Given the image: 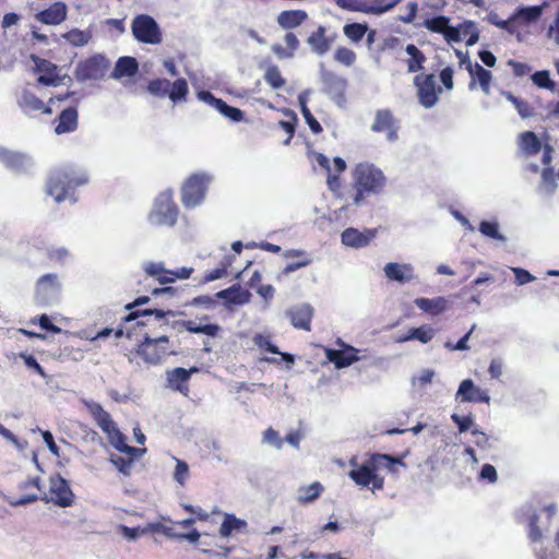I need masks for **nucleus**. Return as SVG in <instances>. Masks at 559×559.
Here are the masks:
<instances>
[{"mask_svg":"<svg viewBox=\"0 0 559 559\" xmlns=\"http://www.w3.org/2000/svg\"><path fill=\"white\" fill-rule=\"evenodd\" d=\"M326 29L324 26L320 25L314 32H312L308 37V44L311 49L319 56L325 55L332 45V39L328 38Z\"/></svg>","mask_w":559,"mask_h":559,"instance_id":"34","label":"nucleus"},{"mask_svg":"<svg viewBox=\"0 0 559 559\" xmlns=\"http://www.w3.org/2000/svg\"><path fill=\"white\" fill-rule=\"evenodd\" d=\"M417 87V96L419 103L425 108H431L438 102V95L441 93V87L437 86L433 74H418L414 79Z\"/></svg>","mask_w":559,"mask_h":559,"instance_id":"13","label":"nucleus"},{"mask_svg":"<svg viewBox=\"0 0 559 559\" xmlns=\"http://www.w3.org/2000/svg\"><path fill=\"white\" fill-rule=\"evenodd\" d=\"M532 81L535 85L540 88H546L551 92L555 91L556 84L550 79L549 72L547 70L537 71L532 75Z\"/></svg>","mask_w":559,"mask_h":559,"instance_id":"55","label":"nucleus"},{"mask_svg":"<svg viewBox=\"0 0 559 559\" xmlns=\"http://www.w3.org/2000/svg\"><path fill=\"white\" fill-rule=\"evenodd\" d=\"M263 441L274 445L276 449H281L283 445V439L278 432L272 427L267 428L263 433Z\"/></svg>","mask_w":559,"mask_h":559,"instance_id":"63","label":"nucleus"},{"mask_svg":"<svg viewBox=\"0 0 559 559\" xmlns=\"http://www.w3.org/2000/svg\"><path fill=\"white\" fill-rule=\"evenodd\" d=\"M224 117L229 118L234 122H240L245 119V114L239 108L229 106L225 100L218 102L216 108Z\"/></svg>","mask_w":559,"mask_h":559,"instance_id":"54","label":"nucleus"},{"mask_svg":"<svg viewBox=\"0 0 559 559\" xmlns=\"http://www.w3.org/2000/svg\"><path fill=\"white\" fill-rule=\"evenodd\" d=\"M285 114L289 117V119L288 120H280L278 127L282 128L286 132L287 138L284 140L283 143L285 145H288L295 134L296 124H297V116L294 111L288 110V109L285 110Z\"/></svg>","mask_w":559,"mask_h":559,"instance_id":"53","label":"nucleus"},{"mask_svg":"<svg viewBox=\"0 0 559 559\" xmlns=\"http://www.w3.org/2000/svg\"><path fill=\"white\" fill-rule=\"evenodd\" d=\"M325 356L337 369L346 368L359 360L358 350L349 345H346L343 349L328 348Z\"/></svg>","mask_w":559,"mask_h":559,"instance_id":"22","label":"nucleus"},{"mask_svg":"<svg viewBox=\"0 0 559 559\" xmlns=\"http://www.w3.org/2000/svg\"><path fill=\"white\" fill-rule=\"evenodd\" d=\"M384 274L390 281H395L404 284L413 280L414 269L411 264L389 262L384 266Z\"/></svg>","mask_w":559,"mask_h":559,"instance_id":"28","label":"nucleus"},{"mask_svg":"<svg viewBox=\"0 0 559 559\" xmlns=\"http://www.w3.org/2000/svg\"><path fill=\"white\" fill-rule=\"evenodd\" d=\"M41 500L51 502L55 506L67 508L72 506L74 501V493L72 492L69 483L59 474L49 477V489Z\"/></svg>","mask_w":559,"mask_h":559,"instance_id":"10","label":"nucleus"},{"mask_svg":"<svg viewBox=\"0 0 559 559\" xmlns=\"http://www.w3.org/2000/svg\"><path fill=\"white\" fill-rule=\"evenodd\" d=\"M502 95L510 102L513 104V106L515 107V109L518 110V114L520 115L521 118L523 119H526V118H531L534 116L535 111H534V108L533 106L525 99H522L520 97H516L514 96L511 92L509 91H503L502 92Z\"/></svg>","mask_w":559,"mask_h":559,"instance_id":"41","label":"nucleus"},{"mask_svg":"<svg viewBox=\"0 0 559 559\" xmlns=\"http://www.w3.org/2000/svg\"><path fill=\"white\" fill-rule=\"evenodd\" d=\"M61 290V284L57 274L49 273L40 276L35 285V298L41 304H48L55 299Z\"/></svg>","mask_w":559,"mask_h":559,"instance_id":"17","label":"nucleus"},{"mask_svg":"<svg viewBox=\"0 0 559 559\" xmlns=\"http://www.w3.org/2000/svg\"><path fill=\"white\" fill-rule=\"evenodd\" d=\"M83 406L88 412L96 425L107 436L108 440L117 435L119 429L111 415L98 403L92 400H83Z\"/></svg>","mask_w":559,"mask_h":559,"instance_id":"14","label":"nucleus"},{"mask_svg":"<svg viewBox=\"0 0 559 559\" xmlns=\"http://www.w3.org/2000/svg\"><path fill=\"white\" fill-rule=\"evenodd\" d=\"M134 38L143 44L156 45L162 41V33L156 21L147 14L136 15L131 25Z\"/></svg>","mask_w":559,"mask_h":559,"instance_id":"9","label":"nucleus"},{"mask_svg":"<svg viewBox=\"0 0 559 559\" xmlns=\"http://www.w3.org/2000/svg\"><path fill=\"white\" fill-rule=\"evenodd\" d=\"M376 235L377 229H365V231H359L356 228L349 227L342 233L341 238L342 242L346 246L361 248L369 245Z\"/></svg>","mask_w":559,"mask_h":559,"instance_id":"25","label":"nucleus"},{"mask_svg":"<svg viewBox=\"0 0 559 559\" xmlns=\"http://www.w3.org/2000/svg\"><path fill=\"white\" fill-rule=\"evenodd\" d=\"M353 182L348 188L353 205H361L366 198L379 194L386 185L383 171L371 163H358L352 170Z\"/></svg>","mask_w":559,"mask_h":559,"instance_id":"2","label":"nucleus"},{"mask_svg":"<svg viewBox=\"0 0 559 559\" xmlns=\"http://www.w3.org/2000/svg\"><path fill=\"white\" fill-rule=\"evenodd\" d=\"M334 58L337 62L349 67L355 62L356 53L347 47H338L335 50Z\"/></svg>","mask_w":559,"mask_h":559,"instance_id":"58","label":"nucleus"},{"mask_svg":"<svg viewBox=\"0 0 559 559\" xmlns=\"http://www.w3.org/2000/svg\"><path fill=\"white\" fill-rule=\"evenodd\" d=\"M367 32L368 25L366 23H348L343 27L344 35L354 43H359Z\"/></svg>","mask_w":559,"mask_h":559,"instance_id":"49","label":"nucleus"},{"mask_svg":"<svg viewBox=\"0 0 559 559\" xmlns=\"http://www.w3.org/2000/svg\"><path fill=\"white\" fill-rule=\"evenodd\" d=\"M323 491V487L319 481H314L309 486L300 487L297 500L300 504H307L314 501Z\"/></svg>","mask_w":559,"mask_h":559,"instance_id":"42","label":"nucleus"},{"mask_svg":"<svg viewBox=\"0 0 559 559\" xmlns=\"http://www.w3.org/2000/svg\"><path fill=\"white\" fill-rule=\"evenodd\" d=\"M146 91L157 98L168 97L176 104L187 100L189 86L187 80L183 78H179L174 82L167 79L156 78L148 81Z\"/></svg>","mask_w":559,"mask_h":559,"instance_id":"6","label":"nucleus"},{"mask_svg":"<svg viewBox=\"0 0 559 559\" xmlns=\"http://www.w3.org/2000/svg\"><path fill=\"white\" fill-rule=\"evenodd\" d=\"M148 301V296H140L124 306L128 313L120 319L116 337L124 335L128 338H132L136 330H143L148 326H158L165 330L168 326L169 321L167 317L174 316V312L171 310L139 308Z\"/></svg>","mask_w":559,"mask_h":559,"instance_id":"1","label":"nucleus"},{"mask_svg":"<svg viewBox=\"0 0 559 559\" xmlns=\"http://www.w3.org/2000/svg\"><path fill=\"white\" fill-rule=\"evenodd\" d=\"M405 51L409 55V59L406 61L408 72L414 73L421 70L426 62L425 53L414 44H408Z\"/></svg>","mask_w":559,"mask_h":559,"instance_id":"39","label":"nucleus"},{"mask_svg":"<svg viewBox=\"0 0 559 559\" xmlns=\"http://www.w3.org/2000/svg\"><path fill=\"white\" fill-rule=\"evenodd\" d=\"M323 84L325 92L329 94L333 92L343 93L346 81L334 73L328 72L323 75Z\"/></svg>","mask_w":559,"mask_h":559,"instance_id":"52","label":"nucleus"},{"mask_svg":"<svg viewBox=\"0 0 559 559\" xmlns=\"http://www.w3.org/2000/svg\"><path fill=\"white\" fill-rule=\"evenodd\" d=\"M179 210L174 201L173 193L165 191L155 199L148 221L154 226L173 227L177 223Z\"/></svg>","mask_w":559,"mask_h":559,"instance_id":"7","label":"nucleus"},{"mask_svg":"<svg viewBox=\"0 0 559 559\" xmlns=\"http://www.w3.org/2000/svg\"><path fill=\"white\" fill-rule=\"evenodd\" d=\"M32 60L35 63V72L39 74L37 78L39 84L45 86H57L60 84L61 78L55 63L35 55H32Z\"/></svg>","mask_w":559,"mask_h":559,"instance_id":"18","label":"nucleus"},{"mask_svg":"<svg viewBox=\"0 0 559 559\" xmlns=\"http://www.w3.org/2000/svg\"><path fill=\"white\" fill-rule=\"evenodd\" d=\"M19 105L22 108V110L27 115H32L37 111H41L45 115H51L52 112L49 106L45 105L40 98H38L35 94L29 92L23 93L19 102Z\"/></svg>","mask_w":559,"mask_h":559,"instance_id":"33","label":"nucleus"},{"mask_svg":"<svg viewBox=\"0 0 559 559\" xmlns=\"http://www.w3.org/2000/svg\"><path fill=\"white\" fill-rule=\"evenodd\" d=\"M79 126V112L76 107L71 106L63 109L56 118L55 132L57 134L70 133Z\"/></svg>","mask_w":559,"mask_h":559,"instance_id":"27","label":"nucleus"},{"mask_svg":"<svg viewBox=\"0 0 559 559\" xmlns=\"http://www.w3.org/2000/svg\"><path fill=\"white\" fill-rule=\"evenodd\" d=\"M544 5H532L521 8L516 11L514 17L522 23H532L537 21L543 14Z\"/></svg>","mask_w":559,"mask_h":559,"instance_id":"47","label":"nucleus"},{"mask_svg":"<svg viewBox=\"0 0 559 559\" xmlns=\"http://www.w3.org/2000/svg\"><path fill=\"white\" fill-rule=\"evenodd\" d=\"M247 528L248 523L245 520L239 519L234 514L225 513L224 521L221 524L218 532L222 537H229L234 533L246 532Z\"/></svg>","mask_w":559,"mask_h":559,"instance_id":"35","label":"nucleus"},{"mask_svg":"<svg viewBox=\"0 0 559 559\" xmlns=\"http://www.w3.org/2000/svg\"><path fill=\"white\" fill-rule=\"evenodd\" d=\"M287 317L294 328L310 331L313 318V308L307 304L299 305L288 310Z\"/></svg>","mask_w":559,"mask_h":559,"instance_id":"24","label":"nucleus"},{"mask_svg":"<svg viewBox=\"0 0 559 559\" xmlns=\"http://www.w3.org/2000/svg\"><path fill=\"white\" fill-rule=\"evenodd\" d=\"M402 1L403 0H364V3H359L354 8L360 13L379 15L392 10Z\"/></svg>","mask_w":559,"mask_h":559,"instance_id":"30","label":"nucleus"},{"mask_svg":"<svg viewBox=\"0 0 559 559\" xmlns=\"http://www.w3.org/2000/svg\"><path fill=\"white\" fill-rule=\"evenodd\" d=\"M20 489L23 491L33 490L26 492L15 500L10 501L11 506H24L27 503L35 502L39 499L38 491H40V479L39 477H31L20 485Z\"/></svg>","mask_w":559,"mask_h":559,"instance_id":"29","label":"nucleus"},{"mask_svg":"<svg viewBox=\"0 0 559 559\" xmlns=\"http://www.w3.org/2000/svg\"><path fill=\"white\" fill-rule=\"evenodd\" d=\"M521 146L526 154L536 155L542 148V143L533 131H525L521 134Z\"/></svg>","mask_w":559,"mask_h":559,"instance_id":"44","label":"nucleus"},{"mask_svg":"<svg viewBox=\"0 0 559 559\" xmlns=\"http://www.w3.org/2000/svg\"><path fill=\"white\" fill-rule=\"evenodd\" d=\"M68 9L64 2L57 1L47 9L35 14V19L46 25H59L67 19Z\"/></svg>","mask_w":559,"mask_h":559,"instance_id":"21","label":"nucleus"},{"mask_svg":"<svg viewBox=\"0 0 559 559\" xmlns=\"http://www.w3.org/2000/svg\"><path fill=\"white\" fill-rule=\"evenodd\" d=\"M194 372H198L197 367H192L191 369L177 367L167 371V381L169 388L187 395L189 392L188 381L191 374Z\"/></svg>","mask_w":559,"mask_h":559,"instance_id":"23","label":"nucleus"},{"mask_svg":"<svg viewBox=\"0 0 559 559\" xmlns=\"http://www.w3.org/2000/svg\"><path fill=\"white\" fill-rule=\"evenodd\" d=\"M189 474V467L188 464L183 461L178 460L176 467H175V479L180 484L183 485L185 480L187 479Z\"/></svg>","mask_w":559,"mask_h":559,"instance_id":"64","label":"nucleus"},{"mask_svg":"<svg viewBox=\"0 0 559 559\" xmlns=\"http://www.w3.org/2000/svg\"><path fill=\"white\" fill-rule=\"evenodd\" d=\"M219 296L227 297L231 304L245 305L250 301L251 294L247 289H242L240 286H233L226 290H223Z\"/></svg>","mask_w":559,"mask_h":559,"instance_id":"45","label":"nucleus"},{"mask_svg":"<svg viewBox=\"0 0 559 559\" xmlns=\"http://www.w3.org/2000/svg\"><path fill=\"white\" fill-rule=\"evenodd\" d=\"M542 536H543V534L538 526V515L533 514L530 516V522H528V538L533 543H536L542 539Z\"/></svg>","mask_w":559,"mask_h":559,"instance_id":"61","label":"nucleus"},{"mask_svg":"<svg viewBox=\"0 0 559 559\" xmlns=\"http://www.w3.org/2000/svg\"><path fill=\"white\" fill-rule=\"evenodd\" d=\"M139 71V63L135 58L124 56L120 57L110 73V78L120 80L122 78H131Z\"/></svg>","mask_w":559,"mask_h":559,"instance_id":"31","label":"nucleus"},{"mask_svg":"<svg viewBox=\"0 0 559 559\" xmlns=\"http://www.w3.org/2000/svg\"><path fill=\"white\" fill-rule=\"evenodd\" d=\"M109 442L119 451V452H122L124 454H128L130 457L129 459H132L133 456H135L138 453L140 452H144L145 450H139L134 447H131L129 444L126 443V437L123 436V433L119 430L117 435H114L110 439H109Z\"/></svg>","mask_w":559,"mask_h":559,"instance_id":"50","label":"nucleus"},{"mask_svg":"<svg viewBox=\"0 0 559 559\" xmlns=\"http://www.w3.org/2000/svg\"><path fill=\"white\" fill-rule=\"evenodd\" d=\"M285 44L286 48H283L280 45L273 46V51L281 58H289L293 57L294 52L297 50L299 46V40L294 33H287L285 35Z\"/></svg>","mask_w":559,"mask_h":559,"instance_id":"43","label":"nucleus"},{"mask_svg":"<svg viewBox=\"0 0 559 559\" xmlns=\"http://www.w3.org/2000/svg\"><path fill=\"white\" fill-rule=\"evenodd\" d=\"M110 461L120 473H122L126 476L130 475L133 459H124L122 456L111 455Z\"/></svg>","mask_w":559,"mask_h":559,"instance_id":"60","label":"nucleus"},{"mask_svg":"<svg viewBox=\"0 0 559 559\" xmlns=\"http://www.w3.org/2000/svg\"><path fill=\"white\" fill-rule=\"evenodd\" d=\"M252 341L254 345L258 346L263 352H267L271 354H280L278 347L272 343L271 337L269 335L257 333L253 336Z\"/></svg>","mask_w":559,"mask_h":559,"instance_id":"56","label":"nucleus"},{"mask_svg":"<svg viewBox=\"0 0 559 559\" xmlns=\"http://www.w3.org/2000/svg\"><path fill=\"white\" fill-rule=\"evenodd\" d=\"M169 326L179 333H181L183 331H188L190 333H195V334H205L211 337L218 336V334L222 330L218 324H215V323L199 324L192 320H177L171 323L169 322L168 326L165 328L164 331H166Z\"/></svg>","mask_w":559,"mask_h":559,"instance_id":"19","label":"nucleus"},{"mask_svg":"<svg viewBox=\"0 0 559 559\" xmlns=\"http://www.w3.org/2000/svg\"><path fill=\"white\" fill-rule=\"evenodd\" d=\"M382 462L404 465L402 459L390 454L373 453L357 468L352 469L349 477L361 487L372 485L373 490H381L384 487V478L378 474Z\"/></svg>","mask_w":559,"mask_h":559,"instance_id":"5","label":"nucleus"},{"mask_svg":"<svg viewBox=\"0 0 559 559\" xmlns=\"http://www.w3.org/2000/svg\"><path fill=\"white\" fill-rule=\"evenodd\" d=\"M62 37L72 46L82 47L91 40L92 35L87 31L72 28L69 32L64 33Z\"/></svg>","mask_w":559,"mask_h":559,"instance_id":"48","label":"nucleus"},{"mask_svg":"<svg viewBox=\"0 0 559 559\" xmlns=\"http://www.w3.org/2000/svg\"><path fill=\"white\" fill-rule=\"evenodd\" d=\"M456 401L462 403H489V394L474 384L471 379H465L460 383L455 395Z\"/></svg>","mask_w":559,"mask_h":559,"instance_id":"20","label":"nucleus"},{"mask_svg":"<svg viewBox=\"0 0 559 559\" xmlns=\"http://www.w3.org/2000/svg\"><path fill=\"white\" fill-rule=\"evenodd\" d=\"M307 17L302 10H287L280 13L277 23L284 28H293L299 26Z\"/></svg>","mask_w":559,"mask_h":559,"instance_id":"38","label":"nucleus"},{"mask_svg":"<svg viewBox=\"0 0 559 559\" xmlns=\"http://www.w3.org/2000/svg\"><path fill=\"white\" fill-rule=\"evenodd\" d=\"M110 69V60L102 55L94 53L81 60L74 70V76L79 82L104 80Z\"/></svg>","mask_w":559,"mask_h":559,"instance_id":"8","label":"nucleus"},{"mask_svg":"<svg viewBox=\"0 0 559 559\" xmlns=\"http://www.w3.org/2000/svg\"><path fill=\"white\" fill-rule=\"evenodd\" d=\"M32 323L38 324L41 330L47 332H51L53 334H59L62 330L61 328L55 325L47 314H41L38 318L32 319Z\"/></svg>","mask_w":559,"mask_h":559,"instance_id":"59","label":"nucleus"},{"mask_svg":"<svg viewBox=\"0 0 559 559\" xmlns=\"http://www.w3.org/2000/svg\"><path fill=\"white\" fill-rule=\"evenodd\" d=\"M143 269L147 276L154 277L162 285L174 283L177 278L187 280L193 273L192 267L186 266L175 271L167 270L162 262H146Z\"/></svg>","mask_w":559,"mask_h":559,"instance_id":"12","label":"nucleus"},{"mask_svg":"<svg viewBox=\"0 0 559 559\" xmlns=\"http://www.w3.org/2000/svg\"><path fill=\"white\" fill-rule=\"evenodd\" d=\"M430 33L441 34L447 43H460L462 40L459 27L450 25V17L445 15H435L426 19L423 24Z\"/></svg>","mask_w":559,"mask_h":559,"instance_id":"16","label":"nucleus"},{"mask_svg":"<svg viewBox=\"0 0 559 559\" xmlns=\"http://www.w3.org/2000/svg\"><path fill=\"white\" fill-rule=\"evenodd\" d=\"M298 102H299V106H300V111H301V114H302L307 124L309 126L311 132L314 133V134L321 133L323 131L322 126L313 117L311 110L308 108L306 96L305 95H299L298 96Z\"/></svg>","mask_w":559,"mask_h":559,"instance_id":"46","label":"nucleus"},{"mask_svg":"<svg viewBox=\"0 0 559 559\" xmlns=\"http://www.w3.org/2000/svg\"><path fill=\"white\" fill-rule=\"evenodd\" d=\"M230 264H231L230 260L227 259V261L225 263H223V265L221 267H216L214 270L209 271L205 274L204 280L206 282H212V281L224 277L227 274V269H228V266H230Z\"/></svg>","mask_w":559,"mask_h":559,"instance_id":"62","label":"nucleus"},{"mask_svg":"<svg viewBox=\"0 0 559 559\" xmlns=\"http://www.w3.org/2000/svg\"><path fill=\"white\" fill-rule=\"evenodd\" d=\"M207 178L204 175L193 174L182 185L181 202L186 207L199 205L205 195Z\"/></svg>","mask_w":559,"mask_h":559,"instance_id":"11","label":"nucleus"},{"mask_svg":"<svg viewBox=\"0 0 559 559\" xmlns=\"http://www.w3.org/2000/svg\"><path fill=\"white\" fill-rule=\"evenodd\" d=\"M26 160V155L0 146V162L5 167L12 170H21L25 167Z\"/></svg>","mask_w":559,"mask_h":559,"instance_id":"37","label":"nucleus"},{"mask_svg":"<svg viewBox=\"0 0 559 559\" xmlns=\"http://www.w3.org/2000/svg\"><path fill=\"white\" fill-rule=\"evenodd\" d=\"M157 326H148L143 330H136L133 337H136L139 344L135 353L148 365H158L164 358L169 355H175L176 352L170 348L168 336L158 335L152 337Z\"/></svg>","mask_w":559,"mask_h":559,"instance_id":"4","label":"nucleus"},{"mask_svg":"<svg viewBox=\"0 0 559 559\" xmlns=\"http://www.w3.org/2000/svg\"><path fill=\"white\" fill-rule=\"evenodd\" d=\"M466 69L471 75L469 90L475 87L476 81L478 82L481 91L488 95L490 93V84L492 74L489 70L483 68L479 63H472L468 61Z\"/></svg>","mask_w":559,"mask_h":559,"instance_id":"26","label":"nucleus"},{"mask_svg":"<svg viewBox=\"0 0 559 559\" xmlns=\"http://www.w3.org/2000/svg\"><path fill=\"white\" fill-rule=\"evenodd\" d=\"M433 337V330L429 325H421L418 328H412L407 334L399 338L400 342H407L411 340H417L423 344L429 343Z\"/></svg>","mask_w":559,"mask_h":559,"instance_id":"40","label":"nucleus"},{"mask_svg":"<svg viewBox=\"0 0 559 559\" xmlns=\"http://www.w3.org/2000/svg\"><path fill=\"white\" fill-rule=\"evenodd\" d=\"M326 183L333 195L336 199L343 200L345 202V204L341 207L342 211H346L349 205H353L349 199L348 188H343L340 175H333L331 171L328 173Z\"/></svg>","mask_w":559,"mask_h":559,"instance_id":"36","label":"nucleus"},{"mask_svg":"<svg viewBox=\"0 0 559 559\" xmlns=\"http://www.w3.org/2000/svg\"><path fill=\"white\" fill-rule=\"evenodd\" d=\"M399 130L400 121L390 109L385 108L376 111L371 131L385 133L388 141L395 142L399 139Z\"/></svg>","mask_w":559,"mask_h":559,"instance_id":"15","label":"nucleus"},{"mask_svg":"<svg viewBox=\"0 0 559 559\" xmlns=\"http://www.w3.org/2000/svg\"><path fill=\"white\" fill-rule=\"evenodd\" d=\"M479 231L492 239L504 240V237L499 233V226L496 222L483 221L479 224Z\"/></svg>","mask_w":559,"mask_h":559,"instance_id":"57","label":"nucleus"},{"mask_svg":"<svg viewBox=\"0 0 559 559\" xmlns=\"http://www.w3.org/2000/svg\"><path fill=\"white\" fill-rule=\"evenodd\" d=\"M414 304L424 312L430 316H438L449 308V301L445 297L436 298H416Z\"/></svg>","mask_w":559,"mask_h":559,"instance_id":"32","label":"nucleus"},{"mask_svg":"<svg viewBox=\"0 0 559 559\" xmlns=\"http://www.w3.org/2000/svg\"><path fill=\"white\" fill-rule=\"evenodd\" d=\"M87 182L88 176L84 171L76 170L72 167L58 168L48 175L46 193L53 198L57 203H61L68 199L75 202V189Z\"/></svg>","mask_w":559,"mask_h":559,"instance_id":"3","label":"nucleus"},{"mask_svg":"<svg viewBox=\"0 0 559 559\" xmlns=\"http://www.w3.org/2000/svg\"><path fill=\"white\" fill-rule=\"evenodd\" d=\"M264 80L273 90L283 88L286 84V80L282 76L278 67L274 64L267 67L264 73Z\"/></svg>","mask_w":559,"mask_h":559,"instance_id":"51","label":"nucleus"}]
</instances>
